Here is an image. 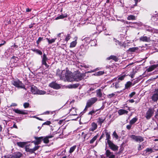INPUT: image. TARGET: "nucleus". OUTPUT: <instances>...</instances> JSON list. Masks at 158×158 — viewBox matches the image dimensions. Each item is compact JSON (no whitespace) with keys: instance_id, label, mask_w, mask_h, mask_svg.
<instances>
[{"instance_id":"nucleus-1","label":"nucleus","mask_w":158,"mask_h":158,"mask_svg":"<svg viewBox=\"0 0 158 158\" xmlns=\"http://www.w3.org/2000/svg\"><path fill=\"white\" fill-rule=\"evenodd\" d=\"M13 85L16 87L26 90L24 85L18 79L14 80L12 82Z\"/></svg>"},{"instance_id":"nucleus-2","label":"nucleus","mask_w":158,"mask_h":158,"mask_svg":"<svg viewBox=\"0 0 158 158\" xmlns=\"http://www.w3.org/2000/svg\"><path fill=\"white\" fill-rule=\"evenodd\" d=\"M97 100V98L96 97L92 98L89 99L87 102L86 105L84 110H86L88 108L90 107Z\"/></svg>"},{"instance_id":"nucleus-3","label":"nucleus","mask_w":158,"mask_h":158,"mask_svg":"<svg viewBox=\"0 0 158 158\" xmlns=\"http://www.w3.org/2000/svg\"><path fill=\"white\" fill-rule=\"evenodd\" d=\"M74 81H79L83 79L84 77V74L83 73H77L74 74L73 75Z\"/></svg>"},{"instance_id":"nucleus-4","label":"nucleus","mask_w":158,"mask_h":158,"mask_svg":"<svg viewBox=\"0 0 158 158\" xmlns=\"http://www.w3.org/2000/svg\"><path fill=\"white\" fill-rule=\"evenodd\" d=\"M154 112L153 109L150 108L147 111L145 117L147 119H150L153 115Z\"/></svg>"},{"instance_id":"nucleus-5","label":"nucleus","mask_w":158,"mask_h":158,"mask_svg":"<svg viewBox=\"0 0 158 158\" xmlns=\"http://www.w3.org/2000/svg\"><path fill=\"white\" fill-rule=\"evenodd\" d=\"M40 146H35L33 148H30L28 147H26L25 148V151L27 152H28L31 154L34 153L35 155H36V154L34 152L38 150Z\"/></svg>"},{"instance_id":"nucleus-6","label":"nucleus","mask_w":158,"mask_h":158,"mask_svg":"<svg viewBox=\"0 0 158 158\" xmlns=\"http://www.w3.org/2000/svg\"><path fill=\"white\" fill-rule=\"evenodd\" d=\"M130 137L136 142L140 143L144 140L143 138L140 136H136L133 135L131 136Z\"/></svg>"},{"instance_id":"nucleus-7","label":"nucleus","mask_w":158,"mask_h":158,"mask_svg":"<svg viewBox=\"0 0 158 158\" xmlns=\"http://www.w3.org/2000/svg\"><path fill=\"white\" fill-rule=\"evenodd\" d=\"M107 143L108 144L110 148L112 150L114 151L118 150V147L114 144L112 141H110L109 143Z\"/></svg>"},{"instance_id":"nucleus-8","label":"nucleus","mask_w":158,"mask_h":158,"mask_svg":"<svg viewBox=\"0 0 158 158\" xmlns=\"http://www.w3.org/2000/svg\"><path fill=\"white\" fill-rule=\"evenodd\" d=\"M49 86L55 89H59L61 88V85L57 83L55 81L52 82L49 84Z\"/></svg>"},{"instance_id":"nucleus-9","label":"nucleus","mask_w":158,"mask_h":158,"mask_svg":"<svg viewBox=\"0 0 158 158\" xmlns=\"http://www.w3.org/2000/svg\"><path fill=\"white\" fill-rule=\"evenodd\" d=\"M105 107V106L103 105L102 107L99 109L96 110H92V111L89 112L88 113V114L89 115H94L96 112H98L96 113L97 114H99L100 112V111L101 110H102Z\"/></svg>"},{"instance_id":"nucleus-10","label":"nucleus","mask_w":158,"mask_h":158,"mask_svg":"<svg viewBox=\"0 0 158 158\" xmlns=\"http://www.w3.org/2000/svg\"><path fill=\"white\" fill-rule=\"evenodd\" d=\"M64 77L68 81L71 82L74 81V76H73L70 73H66Z\"/></svg>"},{"instance_id":"nucleus-11","label":"nucleus","mask_w":158,"mask_h":158,"mask_svg":"<svg viewBox=\"0 0 158 158\" xmlns=\"http://www.w3.org/2000/svg\"><path fill=\"white\" fill-rule=\"evenodd\" d=\"M65 72V71L64 70H63L61 72L60 70L58 69L56 71V75L59 76L61 80H62L64 78V74Z\"/></svg>"},{"instance_id":"nucleus-12","label":"nucleus","mask_w":158,"mask_h":158,"mask_svg":"<svg viewBox=\"0 0 158 158\" xmlns=\"http://www.w3.org/2000/svg\"><path fill=\"white\" fill-rule=\"evenodd\" d=\"M34 138L36 140L33 141L32 142L35 145H38L40 144L41 142L43 139V137L42 136L39 137H35Z\"/></svg>"},{"instance_id":"nucleus-13","label":"nucleus","mask_w":158,"mask_h":158,"mask_svg":"<svg viewBox=\"0 0 158 158\" xmlns=\"http://www.w3.org/2000/svg\"><path fill=\"white\" fill-rule=\"evenodd\" d=\"M28 142H20L17 143V145L20 147L23 148L26 147H28L27 145Z\"/></svg>"},{"instance_id":"nucleus-14","label":"nucleus","mask_w":158,"mask_h":158,"mask_svg":"<svg viewBox=\"0 0 158 158\" xmlns=\"http://www.w3.org/2000/svg\"><path fill=\"white\" fill-rule=\"evenodd\" d=\"M13 111L17 114H27V111L24 110H20L18 109H14Z\"/></svg>"},{"instance_id":"nucleus-15","label":"nucleus","mask_w":158,"mask_h":158,"mask_svg":"<svg viewBox=\"0 0 158 158\" xmlns=\"http://www.w3.org/2000/svg\"><path fill=\"white\" fill-rule=\"evenodd\" d=\"M157 68H158V64H153L150 66L147 69L146 71L148 72H150L152 71Z\"/></svg>"},{"instance_id":"nucleus-16","label":"nucleus","mask_w":158,"mask_h":158,"mask_svg":"<svg viewBox=\"0 0 158 158\" xmlns=\"http://www.w3.org/2000/svg\"><path fill=\"white\" fill-rule=\"evenodd\" d=\"M105 133L106 135V140H107V142H105L106 143V144L107 143H108L110 141H111L110 140V139H111V137L110 136V132H107L106 131L105 132Z\"/></svg>"},{"instance_id":"nucleus-17","label":"nucleus","mask_w":158,"mask_h":158,"mask_svg":"<svg viewBox=\"0 0 158 158\" xmlns=\"http://www.w3.org/2000/svg\"><path fill=\"white\" fill-rule=\"evenodd\" d=\"M105 118L102 117L98 118L97 119V123H98V125H100V126H101L102 123H104V121L105 120Z\"/></svg>"},{"instance_id":"nucleus-18","label":"nucleus","mask_w":158,"mask_h":158,"mask_svg":"<svg viewBox=\"0 0 158 158\" xmlns=\"http://www.w3.org/2000/svg\"><path fill=\"white\" fill-rule=\"evenodd\" d=\"M151 20L158 25V14L153 15L151 18Z\"/></svg>"},{"instance_id":"nucleus-19","label":"nucleus","mask_w":158,"mask_h":158,"mask_svg":"<svg viewBox=\"0 0 158 158\" xmlns=\"http://www.w3.org/2000/svg\"><path fill=\"white\" fill-rule=\"evenodd\" d=\"M97 128V125L94 122H93L91 123V127L90 128L89 131H93L95 130Z\"/></svg>"},{"instance_id":"nucleus-20","label":"nucleus","mask_w":158,"mask_h":158,"mask_svg":"<svg viewBox=\"0 0 158 158\" xmlns=\"http://www.w3.org/2000/svg\"><path fill=\"white\" fill-rule=\"evenodd\" d=\"M139 40L143 42H149L150 40V37H147L146 36H142L140 38Z\"/></svg>"},{"instance_id":"nucleus-21","label":"nucleus","mask_w":158,"mask_h":158,"mask_svg":"<svg viewBox=\"0 0 158 158\" xmlns=\"http://www.w3.org/2000/svg\"><path fill=\"white\" fill-rule=\"evenodd\" d=\"M118 113L119 115H121L124 114H127L128 111L124 109H121L118 110Z\"/></svg>"},{"instance_id":"nucleus-22","label":"nucleus","mask_w":158,"mask_h":158,"mask_svg":"<svg viewBox=\"0 0 158 158\" xmlns=\"http://www.w3.org/2000/svg\"><path fill=\"white\" fill-rule=\"evenodd\" d=\"M151 99L154 102L157 101L158 100V94L157 93H154L153 94L151 97Z\"/></svg>"},{"instance_id":"nucleus-23","label":"nucleus","mask_w":158,"mask_h":158,"mask_svg":"<svg viewBox=\"0 0 158 158\" xmlns=\"http://www.w3.org/2000/svg\"><path fill=\"white\" fill-rule=\"evenodd\" d=\"M75 40L71 43L69 46L70 48H73L76 46L77 44V37H75Z\"/></svg>"},{"instance_id":"nucleus-24","label":"nucleus","mask_w":158,"mask_h":158,"mask_svg":"<svg viewBox=\"0 0 158 158\" xmlns=\"http://www.w3.org/2000/svg\"><path fill=\"white\" fill-rule=\"evenodd\" d=\"M157 149H155L154 148H147L144 151L146 152V153L148 152V154L154 152L155 151L157 150Z\"/></svg>"},{"instance_id":"nucleus-25","label":"nucleus","mask_w":158,"mask_h":158,"mask_svg":"<svg viewBox=\"0 0 158 158\" xmlns=\"http://www.w3.org/2000/svg\"><path fill=\"white\" fill-rule=\"evenodd\" d=\"M31 89L32 93L33 94H36L37 90H38V89L35 86H31Z\"/></svg>"},{"instance_id":"nucleus-26","label":"nucleus","mask_w":158,"mask_h":158,"mask_svg":"<svg viewBox=\"0 0 158 158\" xmlns=\"http://www.w3.org/2000/svg\"><path fill=\"white\" fill-rule=\"evenodd\" d=\"M13 155V158H20L22 156V154L19 152H18Z\"/></svg>"},{"instance_id":"nucleus-27","label":"nucleus","mask_w":158,"mask_h":158,"mask_svg":"<svg viewBox=\"0 0 158 158\" xmlns=\"http://www.w3.org/2000/svg\"><path fill=\"white\" fill-rule=\"evenodd\" d=\"M106 59L108 60H110V59H112L116 61L118 60V58L117 56L114 55H111L109 57H107Z\"/></svg>"},{"instance_id":"nucleus-28","label":"nucleus","mask_w":158,"mask_h":158,"mask_svg":"<svg viewBox=\"0 0 158 158\" xmlns=\"http://www.w3.org/2000/svg\"><path fill=\"white\" fill-rule=\"evenodd\" d=\"M97 96L99 98L102 97V94L100 89H98L96 91Z\"/></svg>"},{"instance_id":"nucleus-29","label":"nucleus","mask_w":158,"mask_h":158,"mask_svg":"<svg viewBox=\"0 0 158 158\" xmlns=\"http://www.w3.org/2000/svg\"><path fill=\"white\" fill-rule=\"evenodd\" d=\"M79 84L78 83H76L73 84L69 85L68 86L69 88H76L78 87Z\"/></svg>"},{"instance_id":"nucleus-30","label":"nucleus","mask_w":158,"mask_h":158,"mask_svg":"<svg viewBox=\"0 0 158 158\" xmlns=\"http://www.w3.org/2000/svg\"><path fill=\"white\" fill-rule=\"evenodd\" d=\"M70 114L72 115H77L76 114V109L74 108H72L70 110Z\"/></svg>"},{"instance_id":"nucleus-31","label":"nucleus","mask_w":158,"mask_h":158,"mask_svg":"<svg viewBox=\"0 0 158 158\" xmlns=\"http://www.w3.org/2000/svg\"><path fill=\"white\" fill-rule=\"evenodd\" d=\"M18 58L17 57L13 56L11 59L10 61L11 62L17 63L18 61Z\"/></svg>"},{"instance_id":"nucleus-32","label":"nucleus","mask_w":158,"mask_h":158,"mask_svg":"<svg viewBox=\"0 0 158 158\" xmlns=\"http://www.w3.org/2000/svg\"><path fill=\"white\" fill-rule=\"evenodd\" d=\"M48 60V58L47 57L45 53H44L42 58V63L46 62V61Z\"/></svg>"},{"instance_id":"nucleus-33","label":"nucleus","mask_w":158,"mask_h":158,"mask_svg":"<svg viewBox=\"0 0 158 158\" xmlns=\"http://www.w3.org/2000/svg\"><path fill=\"white\" fill-rule=\"evenodd\" d=\"M67 17V15H60L59 16H57L55 18L56 20H58L59 19H64V18Z\"/></svg>"},{"instance_id":"nucleus-34","label":"nucleus","mask_w":158,"mask_h":158,"mask_svg":"<svg viewBox=\"0 0 158 158\" xmlns=\"http://www.w3.org/2000/svg\"><path fill=\"white\" fill-rule=\"evenodd\" d=\"M86 47L87 46L86 45L85 46L84 45H81L80 46V49H81V51L83 52H85L86 51Z\"/></svg>"},{"instance_id":"nucleus-35","label":"nucleus","mask_w":158,"mask_h":158,"mask_svg":"<svg viewBox=\"0 0 158 158\" xmlns=\"http://www.w3.org/2000/svg\"><path fill=\"white\" fill-rule=\"evenodd\" d=\"M37 92L36 94L40 95H44L46 93V91L44 90L38 89V90H37Z\"/></svg>"},{"instance_id":"nucleus-36","label":"nucleus","mask_w":158,"mask_h":158,"mask_svg":"<svg viewBox=\"0 0 158 158\" xmlns=\"http://www.w3.org/2000/svg\"><path fill=\"white\" fill-rule=\"evenodd\" d=\"M114 40L115 41L116 43V45H118L120 46V47L121 48L122 46H123V43H122L120 41H119L118 40H117L116 39H114Z\"/></svg>"},{"instance_id":"nucleus-37","label":"nucleus","mask_w":158,"mask_h":158,"mask_svg":"<svg viewBox=\"0 0 158 158\" xmlns=\"http://www.w3.org/2000/svg\"><path fill=\"white\" fill-rule=\"evenodd\" d=\"M132 84V82L130 81L127 82L126 84L125 85V88L128 89V88H129L130 87H131Z\"/></svg>"},{"instance_id":"nucleus-38","label":"nucleus","mask_w":158,"mask_h":158,"mask_svg":"<svg viewBox=\"0 0 158 158\" xmlns=\"http://www.w3.org/2000/svg\"><path fill=\"white\" fill-rule=\"evenodd\" d=\"M137 119H138L136 117L133 118L130 121V124L131 125L133 124L137 121Z\"/></svg>"},{"instance_id":"nucleus-39","label":"nucleus","mask_w":158,"mask_h":158,"mask_svg":"<svg viewBox=\"0 0 158 158\" xmlns=\"http://www.w3.org/2000/svg\"><path fill=\"white\" fill-rule=\"evenodd\" d=\"M46 39L48 41L49 44H51L55 42L56 38L52 39L51 40H50L49 39L47 38H46Z\"/></svg>"},{"instance_id":"nucleus-40","label":"nucleus","mask_w":158,"mask_h":158,"mask_svg":"<svg viewBox=\"0 0 158 158\" xmlns=\"http://www.w3.org/2000/svg\"><path fill=\"white\" fill-rule=\"evenodd\" d=\"M2 158H13V155L12 154L6 155L2 156Z\"/></svg>"},{"instance_id":"nucleus-41","label":"nucleus","mask_w":158,"mask_h":158,"mask_svg":"<svg viewBox=\"0 0 158 158\" xmlns=\"http://www.w3.org/2000/svg\"><path fill=\"white\" fill-rule=\"evenodd\" d=\"M113 154L112 152H111L109 150H106V154L107 156L109 157L111 155V154Z\"/></svg>"},{"instance_id":"nucleus-42","label":"nucleus","mask_w":158,"mask_h":158,"mask_svg":"<svg viewBox=\"0 0 158 158\" xmlns=\"http://www.w3.org/2000/svg\"><path fill=\"white\" fill-rule=\"evenodd\" d=\"M145 30L147 31L152 32L153 29L151 27L148 26H146L145 27Z\"/></svg>"},{"instance_id":"nucleus-43","label":"nucleus","mask_w":158,"mask_h":158,"mask_svg":"<svg viewBox=\"0 0 158 158\" xmlns=\"http://www.w3.org/2000/svg\"><path fill=\"white\" fill-rule=\"evenodd\" d=\"M98 137V135L95 136L90 140V143L91 144L93 143L94 141L97 139Z\"/></svg>"},{"instance_id":"nucleus-44","label":"nucleus","mask_w":158,"mask_h":158,"mask_svg":"<svg viewBox=\"0 0 158 158\" xmlns=\"http://www.w3.org/2000/svg\"><path fill=\"white\" fill-rule=\"evenodd\" d=\"M127 19L128 20L135 19V16L133 15H130L127 17Z\"/></svg>"},{"instance_id":"nucleus-45","label":"nucleus","mask_w":158,"mask_h":158,"mask_svg":"<svg viewBox=\"0 0 158 158\" xmlns=\"http://www.w3.org/2000/svg\"><path fill=\"white\" fill-rule=\"evenodd\" d=\"M76 148V146L74 145L70 148L69 150V153H72L75 150Z\"/></svg>"},{"instance_id":"nucleus-46","label":"nucleus","mask_w":158,"mask_h":158,"mask_svg":"<svg viewBox=\"0 0 158 158\" xmlns=\"http://www.w3.org/2000/svg\"><path fill=\"white\" fill-rule=\"evenodd\" d=\"M127 76L126 74L121 75L118 78V80L122 81L124 79V78Z\"/></svg>"},{"instance_id":"nucleus-47","label":"nucleus","mask_w":158,"mask_h":158,"mask_svg":"<svg viewBox=\"0 0 158 158\" xmlns=\"http://www.w3.org/2000/svg\"><path fill=\"white\" fill-rule=\"evenodd\" d=\"M112 136H113V137L115 138L116 139H118V136L117 134L116 133L115 131L113 132L112 134Z\"/></svg>"},{"instance_id":"nucleus-48","label":"nucleus","mask_w":158,"mask_h":158,"mask_svg":"<svg viewBox=\"0 0 158 158\" xmlns=\"http://www.w3.org/2000/svg\"><path fill=\"white\" fill-rule=\"evenodd\" d=\"M82 40H84V41L86 42V43H89L90 41H91V40L90 39V38L89 37H86L84 39Z\"/></svg>"},{"instance_id":"nucleus-49","label":"nucleus","mask_w":158,"mask_h":158,"mask_svg":"<svg viewBox=\"0 0 158 158\" xmlns=\"http://www.w3.org/2000/svg\"><path fill=\"white\" fill-rule=\"evenodd\" d=\"M94 89L92 87L90 88L87 91V93H88L89 94H90L91 93H93L94 92L92 91H94Z\"/></svg>"},{"instance_id":"nucleus-50","label":"nucleus","mask_w":158,"mask_h":158,"mask_svg":"<svg viewBox=\"0 0 158 158\" xmlns=\"http://www.w3.org/2000/svg\"><path fill=\"white\" fill-rule=\"evenodd\" d=\"M43 140L44 142L46 143H48L49 142V140L46 137H45L44 138H43Z\"/></svg>"},{"instance_id":"nucleus-51","label":"nucleus","mask_w":158,"mask_h":158,"mask_svg":"<svg viewBox=\"0 0 158 158\" xmlns=\"http://www.w3.org/2000/svg\"><path fill=\"white\" fill-rule=\"evenodd\" d=\"M137 50V48L135 47H133L132 48H129L128 51L131 52H134L135 50Z\"/></svg>"},{"instance_id":"nucleus-52","label":"nucleus","mask_w":158,"mask_h":158,"mask_svg":"<svg viewBox=\"0 0 158 158\" xmlns=\"http://www.w3.org/2000/svg\"><path fill=\"white\" fill-rule=\"evenodd\" d=\"M71 36L69 34H68L66 36L65 40L67 42L70 39Z\"/></svg>"},{"instance_id":"nucleus-53","label":"nucleus","mask_w":158,"mask_h":158,"mask_svg":"<svg viewBox=\"0 0 158 158\" xmlns=\"http://www.w3.org/2000/svg\"><path fill=\"white\" fill-rule=\"evenodd\" d=\"M29 104L28 102H25L24 103L23 106L25 108L28 107L29 106Z\"/></svg>"},{"instance_id":"nucleus-54","label":"nucleus","mask_w":158,"mask_h":158,"mask_svg":"<svg viewBox=\"0 0 158 158\" xmlns=\"http://www.w3.org/2000/svg\"><path fill=\"white\" fill-rule=\"evenodd\" d=\"M96 41L95 40H91L90 41L91 43V46H95L96 45V44L95 43V42H96Z\"/></svg>"},{"instance_id":"nucleus-55","label":"nucleus","mask_w":158,"mask_h":158,"mask_svg":"<svg viewBox=\"0 0 158 158\" xmlns=\"http://www.w3.org/2000/svg\"><path fill=\"white\" fill-rule=\"evenodd\" d=\"M43 40V38L40 37L36 41V43L37 44V45H38L39 43Z\"/></svg>"},{"instance_id":"nucleus-56","label":"nucleus","mask_w":158,"mask_h":158,"mask_svg":"<svg viewBox=\"0 0 158 158\" xmlns=\"http://www.w3.org/2000/svg\"><path fill=\"white\" fill-rule=\"evenodd\" d=\"M51 123L50 121H47L46 122H44L43 124V125H49Z\"/></svg>"},{"instance_id":"nucleus-57","label":"nucleus","mask_w":158,"mask_h":158,"mask_svg":"<svg viewBox=\"0 0 158 158\" xmlns=\"http://www.w3.org/2000/svg\"><path fill=\"white\" fill-rule=\"evenodd\" d=\"M123 45L124 46H122L121 47V48H122L124 50H125L126 49V44H125L123 43Z\"/></svg>"},{"instance_id":"nucleus-58","label":"nucleus","mask_w":158,"mask_h":158,"mask_svg":"<svg viewBox=\"0 0 158 158\" xmlns=\"http://www.w3.org/2000/svg\"><path fill=\"white\" fill-rule=\"evenodd\" d=\"M135 94V92H133L130 94L129 96L130 98H131Z\"/></svg>"},{"instance_id":"nucleus-59","label":"nucleus","mask_w":158,"mask_h":158,"mask_svg":"<svg viewBox=\"0 0 158 158\" xmlns=\"http://www.w3.org/2000/svg\"><path fill=\"white\" fill-rule=\"evenodd\" d=\"M133 24H136L137 26H141L142 25V23L141 22H135Z\"/></svg>"},{"instance_id":"nucleus-60","label":"nucleus","mask_w":158,"mask_h":158,"mask_svg":"<svg viewBox=\"0 0 158 158\" xmlns=\"http://www.w3.org/2000/svg\"><path fill=\"white\" fill-rule=\"evenodd\" d=\"M42 64L43 65H45V66L47 68H48L49 67V65H48L46 62H44V63H42Z\"/></svg>"},{"instance_id":"nucleus-61","label":"nucleus","mask_w":158,"mask_h":158,"mask_svg":"<svg viewBox=\"0 0 158 158\" xmlns=\"http://www.w3.org/2000/svg\"><path fill=\"white\" fill-rule=\"evenodd\" d=\"M135 73H134V72L133 71L130 74V76L131 77V78H133L134 77Z\"/></svg>"},{"instance_id":"nucleus-62","label":"nucleus","mask_w":158,"mask_h":158,"mask_svg":"<svg viewBox=\"0 0 158 158\" xmlns=\"http://www.w3.org/2000/svg\"><path fill=\"white\" fill-rule=\"evenodd\" d=\"M36 53L40 55H42V52L39 49L38 50H37V52H36Z\"/></svg>"},{"instance_id":"nucleus-63","label":"nucleus","mask_w":158,"mask_h":158,"mask_svg":"<svg viewBox=\"0 0 158 158\" xmlns=\"http://www.w3.org/2000/svg\"><path fill=\"white\" fill-rule=\"evenodd\" d=\"M132 125L130 124V125H127V126L126 128L128 130H130L131 127Z\"/></svg>"},{"instance_id":"nucleus-64","label":"nucleus","mask_w":158,"mask_h":158,"mask_svg":"<svg viewBox=\"0 0 158 158\" xmlns=\"http://www.w3.org/2000/svg\"><path fill=\"white\" fill-rule=\"evenodd\" d=\"M144 147L143 146L142 147V146L140 145H139V147L138 148V150H142V149Z\"/></svg>"}]
</instances>
